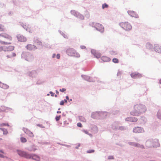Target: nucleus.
Instances as JSON below:
<instances>
[{"label": "nucleus", "mask_w": 161, "mask_h": 161, "mask_svg": "<svg viewBox=\"0 0 161 161\" xmlns=\"http://www.w3.org/2000/svg\"><path fill=\"white\" fill-rule=\"evenodd\" d=\"M144 129L141 127H136L133 130V132L135 133H141L144 132Z\"/></svg>", "instance_id": "9b49d317"}, {"label": "nucleus", "mask_w": 161, "mask_h": 161, "mask_svg": "<svg viewBox=\"0 0 161 161\" xmlns=\"http://www.w3.org/2000/svg\"><path fill=\"white\" fill-rule=\"evenodd\" d=\"M114 158L113 156H110L108 157V159H114Z\"/></svg>", "instance_id": "13d9d810"}, {"label": "nucleus", "mask_w": 161, "mask_h": 161, "mask_svg": "<svg viewBox=\"0 0 161 161\" xmlns=\"http://www.w3.org/2000/svg\"><path fill=\"white\" fill-rule=\"evenodd\" d=\"M77 126L78 127H81L82 126V125L81 123L79 122L77 124Z\"/></svg>", "instance_id": "864d4df0"}, {"label": "nucleus", "mask_w": 161, "mask_h": 161, "mask_svg": "<svg viewBox=\"0 0 161 161\" xmlns=\"http://www.w3.org/2000/svg\"><path fill=\"white\" fill-rule=\"evenodd\" d=\"M49 93L51 94V96L52 97L54 96V95L55 94V93H53V92L52 91H50L49 92Z\"/></svg>", "instance_id": "052dcab7"}, {"label": "nucleus", "mask_w": 161, "mask_h": 161, "mask_svg": "<svg viewBox=\"0 0 161 161\" xmlns=\"http://www.w3.org/2000/svg\"><path fill=\"white\" fill-rule=\"evenodd\" d=\"M18 154L20 157H24L27 159H31L36 161H40V157L35 154H30L28 152L19 149L16 150Z\"/></svg>", "instance_id": "f257e3e1"}, {"label": "nucleus", "mask_w": 161, "mask_h": 161, "mask_svg": "<svg viewBox=\"0 0 161 161\" xmlns=\"http://www.w3.org/2000/svg\"><path fill=\"white\" fill-rule=\"evenodd\" d=\"M70 13L72 14L80 19L83 20L84 19V16L76 11L71 10Z\"/></svg>", "instance_id": "0eeeda50"}, {"label": "nucleus", "mask_w": 161, "mask_h": 161, "mask_svg": "<svg viewBox=\"0 0 161 161\" xmlns=\"http://www.w3.org/2000/svg\"><path fill=\"white\" fill-rule=\"evenodd\" d=\"M7 57L8 58H12L11 55H7Z\"/></svg>", "instance_id": "774afa93"}, {"label": "nucleus", "mask_w": 161, "mask_h": 161, "mask_svg": "<svg viewBox=\"0 0 161 161\" xmlns=\"http://www.w3.org/2000/svg\"><path fill=\"white\" fill-rule=\"evenodd\" d=\"M1 107L2 108H1L2 112H5L6 110H12V108L8 107H5L3 106H1Z\"/></svg>", "instance_id": "cd10ccee"}, {"label": "nucleus", "mask_w": 161, "mask_h": 161, "mask_svg": "<svg viewBox=\"0 0 161 161\" xmlns=\"http://www.w3.org/2000/svg\"><path fill=\"white\" fill-rule=\"evenodd\" d=\"M12 57H15L16 56V54L14 53H13L11 55Z\"/></svg>", "instance_id": "69168bd1"}, {"label": "nucleus", "mask_w": 161, "mask_h": 161, "mask_svg": "<svg viewBox=\"0 0 161 161\" xmlns=\"http://www.w3.org/2000/svg\"><path fill=\"white\" fill-rule=\"evenodd\" d=\"M21 142L22 143H25L27 141L26 139L24 137H21L20 138Z\"/></svg>", "instance_id": "4c0bfd02"}, {"label": "nucleus", "mask_w": 161, "mask_h": 161, "mask_svg": "<svg viewBox=\"0 0 161 161\" xmlns=\"http://www.w3.org/2000/svg\"><path fill=\"white\" fill-rule=\"evenodd\" d=\"M147 108L146 106L142 104H136L134 106V110L130 112V114L133 116H139L145 112Z\"/></svg>", "instance_id": "f03ea898"}, {"label": "nucleus", "mask_w": 161, "mask_h": 161, "mask_svg": "<svg viewBox=\"0 0 161 161\" xmlns=\"http://www.w3.org/2000/svg\"><path fill=\"white\" fill-rule=\"evenodd\" d=\"M127 12L128 14L131 17H134L136 18L139 17L138 15L134 11L128 10Z\"/></svg>", "instance_id": "f3484780"}, {"label": "nucleus", "mask_w": 161, "mask_h": 161, "mask_svg": "<svg viewBox=\"0 0 161 161\" xmlns=\"http://www.w3.org/2000/svg\"><path fill=\"white\" fill-rule=\"evenodd\" d=\"M90 25L94 27L97 31L101 33H103L104 31V28L103 25L98 23L92 22L90 24Z\"/></svg>", "instance_id": "39448f33"}, {"label": "nucleus", "mask_w": 161, "mask_h": 161, "mask_svg": "<svg viewBox=\"0 0 161 161\" xmlns=\"http://www.w3.org/2000/svg\"><path fill=\"white\" fill-rule=\"evenodd\" d=\"M101 59L103 61L105 62L109 61L110 60V58L106 56H103L102 57Z\"/></svg>", "instance_id": "7c9ffc66"}, {"label": "nucleus", "mask_w": 161, "mask_h": 161, "mask_svg": "<svg viewBox=\"0 0 161 161\" xmlns=\"http://www.w3.org/2000/svg\"><path fill=\"white\" fill-rule=\"evenodd\" d=\"M14 47L13 46H9L8 47H6V48L5 49L4 51H12L14 50Z\"/></svg>", "instance_id": "c756f323"}, {"label": "nucleus", "mask_w": 161, "mask_h": 161, "mask_svg": "<svg viewBox=\"0 0 161 161\" xmlns=\"http://www.w3.org/2000/svg\"><path fill=\"white\" fill-rule=\"evenodd\" d=\"M81 77L85 80L90 82H95V80L91 77L89 76L82 75Z\"/></svg>", "instance_id": "ddd939ff"}, {"label": "nucleus", "mask_w": 161, "mask_h": 161, "mask_svg": "<svg viewBox=\"0 0 161 161\" xmlns=\"http://www.w3.org/2000/svg\"><path fill=\"white\" fill-rule=\"evenodd\" d=\"M91 53L94 57L97 58H100L102 55L101 53L97 51L94 49H92Z\"/></svg>", "instance_id": "1a4fd4ad"}, {"label": "nucleus", "mask_w": 161, "mask_h": 161, "mask_svg": "<svg viewBox=\"0 0 161 161\" xmlns=\"http://www.w3.org/2000/svg\"><path fill=\"white\" fill-rule=\"evenodd\" d=\"M36 70L32 71L29 74V75L32 77H35L36 75Z\"/></svg>", "instance_id": "bb28decb"}, {"label": "nucleus", "mask_w": 161, "mask_h": 161, "mask_svg": "<svg viewBox=\"0 0 161 161\" xmlns=\"http://www.w3.org/2000/svg\"><path fill=\"white\" fill-rule=\"evenodd\" d=\"M17 38L18 41L20 42H24L27 41V38L20 34H18L17 36Z\"/></svg>", "instance_id": "2eb2a0df"}, {"label": "nucleus", "mask_w": 161, "mask_h": 161, "mask_svg": "<svg viewBox=\"0 0 161 161\" xmlns=\"http://www.w3.org/2000/svg\"><path fill=\"white\" fill-rule=\"evenodd\" d=\"M5 29L4 28V26L0 24V31H5Z\"/></svg>", "instance_id": "ea45409f"}, {"label": "nucleus", "mask_w": 161, "mask_h": 161, "mask_svg": "<svg viewBox=\"0 0 161 161\" xmlns=\"http://www.w3.org/2000/svg\"><path fill=\"white\" fill-rule=\"evenodd\" d=\"M120 125V123L118 121H115L111 125V128L113 130H118L119 126Z\"/></svg>", "instance_id": "9d476101"}, {"label": "nucleus", "mask_w": 161, "mask_h": 161, "mask_svg": "<svg viewBox=\"0 0 161 161\" xmlns=\"http://www.w3.org/2000/svg\"><path fill=\"white\" fill-rule=\"evenodd\" d=\"M27 31L29 32H30L31 30L30 28H28L26 25H25L23 27Z\"/></svg>", "instance_id": "58836bf2"}, {"label": "nucleus", "mask_w": 161, "mask_h": 161, "mask_svg": "<svg viewBox=\"0 0 161 161\" xmlns=\"http://www.w3.org/2000/svg\"><path fill=\"white\" fill-rule=\"evenodd\" d=\"M100 111H96L92 113L91 117L95 119H100Z\"/></svg>", "instance_id": "4468645a"}, {"label": "nucleus", "mask_w": 161, "mask_h": 161, "mask_svg": "<svg viewBox=\"0 0 161 161\" xmlns=\"http://www.w3.org/2000/svg\"><path fill=\"white\" fill-rule=\"evenodd\" d=\"M66 53L69 56L78 58L80 56V54L76 50L72 48L69 47L65 50Z\"/></svg>", "instance_id": "20e7f679"}, {"label": "nucleus", "mask_w": 161, "mask_h": 161, "mask_svg": "<svg viewBox=\"0 0 161 161\" xmlns=\"http://www.w3.org/2000/svg\"><path fill=\"white\" fill-rule=\"evenodd\" d=\"M139 147L140 148H142V149L144 148V147L143 145H140V144H139V145L138 146V147Z\"/></svg>", "instance_id": "5fc2aeb1"}, {"label": "nucleus", "mask_w": 161, "mask_h": 161, "mask_svg": "<svg viewBox=\"0 0 161 161\" xmlns=\"http://www.w3.org/2000/svg\"><path fill=\"white\" fill-rule=\"evenodd\" d=\"M109 113L105 111H100V119H103L107 117Z\"/></svg>", "instance_id": "a211bd4d"}, {"label": "nucleus", "mask_w": 161, "mask_h": 161, "mask_svg": "<svg viewBox=\"0 0 161 161\" xmlns=\"http://www.w3.org/2000/svg\"><path fill=\"white\" fill-rule=\"evenodd\" d=\"M35 147V145H32L30 147L26 148V149L30 152H35L37 150V149Z\"/></svg>", "instance_id": "393cba45"}, {"label": "nucleus", "mask_w": 161, "mask_h": 161, "mask_svg": "<svg viewBox=\"0 0 161 161\" xmlns=\"http://www.w3.org/2000/svg\"><path fill=\"white\" fill-rule=\"evenodd\" d=\"M119 25L122 28L126 31H129L132 29L131 25L128 22L119 23Z\"/></svg>", "instance_id": "423d86ee"}, {"label": "nucleus", "mask_w": 161, "mask_h": 161, "mask_svg": "<svg viewBox=\"0 0 161 161\" xmlns=\"http://www.w3.org/2000/svg\"><path fill=\"white\" fill-rule=\"evenodd\" d=\"M61 118V115H59V116H56L55 117V119L56 121H58L60 120V119Z\"/></svg>", "instance_id": "09e8293b"}, {"label": "nucleus", "mask_w": 161, "mask_h": 161, "mask_svg": "<svg viewBox=\"0 0 161 161\" xmlns=\"http://www.w3.org/2000/svg\"><path fill=\"white\" fill-rule=\"evenodd\" d=\"M79 119L80 120H82V121H85L84 120H85V119L83 117H82V116H81L80 117Z\"/></svg>", "instance_id": "bf43d9fd"}, {"label": "nucleus", "mask_w": 161, "mask_h": 161, "mask_svg": "<svg viewBox=\"0 0 161 161\" xmlns=\"http://www.w3.org/2000/svg\"><path fill=\"white\" fill-rule=\"evenodd\" d=\"M80 47L82 49H84L86 48V47L85 46H81Z\"/></svg>", "instance_id": "338daca9"}, {"label": "nucleus", "mask_w": 161, "mask_h": 161, "mask_svg": "<svg viewBox=\"0 0 161 161\" xmlns=\"http://www.w3.org/2000/svg\"><path fill=\"white\" fill-rule=\"evenodd\" d=\"M66 90V89L65 88H62V89H59V91L62 92H64Z\"/></svg>", "instance_id": "603ef678"}, {"label": "nucleus", "mask_w": 161, "mask_h": 161, "mask_svg": "<svg viewBox=\"0 0 161 161\" xmlns=\"http://www.w3.org/2000/svg\"><path fill=\"white\" fill-rule=\"evenodd\" d=\"M95 150L93 149H90L88 150L86 152L87 153H92L94 152Z\"/></svg>", "instance_id": "a18cd8bd"}, {"label": "nucleus", "mask_w": 161, "mask_h": 161, "mask_svg": "<svg viewBox=\"0 0 161 161\" xmlns=\"http://www.w3.org/2000/svg\"><path fill=\"white\" fill-rule=\"evenodd\" d=\"M153 49L156 52L161 53V47L158 44H155L154 45Z\"/></svg>", "instance_id": "aec40b11"}, {"label": "nucleus", "mask_w": 161, "mask_h": 161, "mask_svg": "<svg viewBox=\"0 0 161 161\" xmlns=\"http://www.w3.org/2000/svg\"><path fill=\"white\" fill-rule=\"evenodd\" d=\"M23 130L25 133L28 134L29 136L31 137H33L34 136V135L33 133L31 132L30 130H28L26 128H23Z\"/></svg>", "instance_id": "5701e85b"}, {"label": "nucleus", "mask_w": 161, "mask_h": 161, "mask_svg": "<svg viewBox=\"0 0 161 161\" xmlns=\"http://www.w3.org/2000/svg\"><path fill=\"white\" fill-rule=\"evenodd\" d=\"M60 54L59 53H58L56 55V58L57 59H59L60 58Z\"/></svg>", "instance_id": "680f3d73"}, {"label": "nucleus", "mask_w": 161, "mask_h": 161, "mask_svg": "<svg viewBox=\"0 0 161 161\" xmlns=\"http://www.w3.org/2000/svg\"><path fill=\"white\" fill-rule=\"evenodd\" d=\"M82 131L83 132L86 134H88L89 136L92 135L91 134L89 133L88 131L86 130H82Z\"/></svg>", "instance_id": "de8ad7c7"}, {"label": "nucleus", "mask_w": 161, "mask_h": 161, "mask_svg": "<svg viewBox=\"0 0 161 161\" xmlns=\"http://www.w3.org/2000/svg\"><path fill=\"white\" fill-rule=\"evenodd\" d=\"M153 139H152L147 140L146 142V146L148 147H153Z\"/></svg>", "instance_id": "dca6fc26"}, {"label": "nucleus", "mask_w": 161, "mask_h": 161, "mask_svg": "<svg viewBox=\"0 0 161 161\" xmlns=\"http://www.w3.org/2000/svg\"><path fill=\"white\" fill-rule=\"evenodd\" d=\"M61 145L63 146L66 147H70V145H67V144H61Z\"/></svg>", "instance_id": "4d7b16f0"}, {"label": "nucleus", "mask_w": 161, "mask_h": 161, "mask_svg": "<svg viewBox=\"0 0 161 161\" xmlns=\"http://www.w3.org/2000/svg\"><path fill=\"white\" fill-rule=\"evenodd\" d=\"M118 112L116 110V111H113L112 112H111V113L113 114H118Z\"/></svg>", "instance_id": "6e6d98bb"}, {"label": "nucleus", "mask_w": 161, "mask_h": 161, "mask_svg": "<svg viewBox=\"0 0 161 161\" xmlns=\"http://www.w3.org/2000/svg\"><path fill=\"white\" fill-rule=\"evenodd\" d=\"M34 42L37 45L41 46V47H38V49L40 50L43 47L42 43L40 39L37 37H34L33 39Z\"/></svg>", "instance_id": "6e6552de"}, {"label": "nucleus", "mask_w": 161, "mask_h": 161, "mask_svg": "<svg viewBox=\"0 0 161 161\" xmlns=\"http://www.w3.org/2000/svg\"><path fill=\"white\" fill-rule=\"evenodd\" d=\"M125 120L126 121H130L132 122H136L137 120V118L134 117H129L126 118L125 119Z\"/></svg>", "instance_id": "4be33fe9"}, {"label": "nucleus", "mask_w": 161, "mask_h": 161, "mask_svg": "<svg viewBox=\"0 0 161 161\" xmlns=\"http://www.w3.org/2000/svg\"><path fill=\"white\" fill-rule=\"evenodd\" d=\"M0 87L5 89H8L9 86L6 84L3 83L1 82L0 83Z\"/></svg>", "instance_id": "a878e982"}, {"label": "nucleus", "mask_w": 161, "mask_h": 161, "mask_svg": "<svg viewBox=\"0 0 161 161\" xmlns=\"http://www.w3.org/2000/svg\"><path fill=\"white\" fill-rule=\"evenodd\" d=\"M102 8L104 9L105 8H107L108 7V5L106 3H104L102 5Z\"/></svg>", "instance_id": "79ce46f5"}, {"label": "nucleus", "mask_w": 161, "mask_h": 161, "mask_svg": "<svg viewBox=\"0 0 161 161\" xmlns=\"http://www.w3.org/2000/svg\"><path fill=\"white\" fill-rule=\"evenodd\" d=\"M42 83V82H40L39 80L37 81L36 83L37 85H40Z\"/></svg>", "instance_id": "0e129e2a"}, {"label": "nucleus", "mask_w": 161, "mask_h": 161, "mask_svg": "<svg viewBox=\"0 0 161 161\" xmlns=\"http://www.w3.org/2000/svg\"><path fill=\"white\" fill-rule=\"evenodd\" d=\"M128 144L130 146L136 147H138V146L139 145V144L135 142H128Z\"/></svg>", "instance_id": "2f4dec72"}, {"label": "nucleus", "mask_w": 161, "mask_h": 161, "mask_svg": "<svg viewBox=\"0 0 161 161\" xmlns=\"http://www.w3.org/2000/svg\"><path fill=\"white\" fill-rule=\"evenodd\" d=\"M58 31L59 33L62 36H63L64 38H66V39H68V36L66 35L62 31H61L60 30H59Z\"/></svg>", "instance_id": "72a5a7b5"}, {"label": "nucleus", "mask_w": 161, "mask_h": 161, "mask_svg": "<svg viewBox=\"0 0 161 161\" xmlns=\"http://www.w3.org/2000/svg\"><path fill=\"white\" fill-rule=\"evenodd\" d=\"M9 126V125L8 123H3L1 124V126Z\"/></svg>", "instance_id": "49530a36"}, {"label": "nucleus", "mask_w": 161, "mask_h": 161, "mask_svg": "<svg viewBox=\"0 0 161 161\" xmlns=\"http://www.w3.org/2000/svg\"><path fill=\"white\" fill-rule=\"evenodd\" d=\"M10 2L12 3L14 5L18 6L19 4V1L17 0H10Z\"/></svg>", "instance_id": "473e14b6"}, {"label": "nucleus", "mask_w": 161, "mask_h": 161, "mask_svg": "<svg viewBox=\"0 0 161 161\" xmlns=\"http://www.w3.org/2000/svg\"><path fill=\"white\" fill-rule=\"evenodd\" d=\"M36 125L37 126L40 127L42 128H45V127L44 126H43L42 125L40 124H36Z\"/></svg>", "instance_id": "3c124183"}, {"label": "nucleus", "mask_w": 161, "mask_h": 161, "mask_svg": "<svg viewBox=\"0 0 161 161\" xmlns=\"http://www.w3.org/2000/svg\"><path fill=\"white\" fill-rule=\"evenodd\" d=\"M110 53L112 55H115L117 54L116 51H111L110 52Z\"/></svg>", "instance_id": "c03bdc74"}, {"label": "nucleus", "mask_w": 161, "mask_h": 161, "mask_svg": "<svg viewBox=\"0 0 161 161\" xmlns=\"http://www.w3.org/2000/svg\"><path fill=\"white\" fill-rule=\"evenodd\" d=\"M29 51H35L38 49V47L34 45L28 44L25 47Z\"/></svg>", "instance_id": "f8f14e48"}, {"label": "nucleus", "mask_w": 161, "mask_h": 161, "mask_svg": "<svg viewBox=\"0 0 161 161\" xmlns=\"http://www.w3.org/2000/svg\"><path fill=\"white\" fill-rule=\"evenodd\" d=\"M157 117L158 119H161V110L158 111L157 113Z\"/></svg>", "instance_id": "e433bc0d"}, {"label": "nucleus", "mask_w": 161, "mask_h": 161, "mask_svg": "<svg viewBox=\"0 0 161 161\" xmlns=\"http://www.w3.org/2000/svg\"><path fill=\"white\" fill-rule=\"evenodd\" d=\"M0 36L6 38L8 39L9 40H12V37L5 33H3L0 34Z\"/></svg>", "instance_id": "b1692460"}, {"label": "nucleus", "mask_w": 161, "mask_h": 161, "mask_svg": "<svg viewBox=\"0 0 161 161\" xmlns=\"http://www.w3.org/2000/svg\"><path fill=\"white\" fill-rule=\"evenodd\" d=\"M112 61L113 62L115 63H118L119 62V59L115 58H113L112 59Z\"/></svg>", "instance_id": "a19ab883"}, {"label": "nucleus", "mask_w": 161, "mask_h": 161, "mask_svg": "<svg viewBox=\"0 0 161 161\" xmlns=\"http://www.w3.org/2000/svg\"><path fill=\"white\" fill-rule=\"evenodd\" d=\"M131 77L133 78H140L142 76L139 73L134 72L130 74Z\"/></svg>", "instance_id": "6ab92c4d"}, {"label": "nucleus", "mask_w": 161, "mask_h": 161, "mask_svg": "<svg viewBox=\"0 0 161 161\" xmlns=\"http://www.w3.org/2000/svg\"><path fill=\"white\" fill-rule=\"evenodd\" d=\"M153 148H157L160 146V144L158 139H153Z\"/></svg>", "instance_id": "412c9836"}, {"label": "nucleus", "mask_w": 161, "mask_h": 161, "mask_svg": "<svg viewBox=\"0 0 161 161\" xmlns=\"http://www.w3.org/2000/svg\"><path fill=\"white\" fill-rule=\"evenodd\" d=\"M0 130L3 131L4 135H7L8 133L7 130L4 128H0Z\"/></svg>", "instance_id": "f704fd0d"}, {"label": "nucleus", "mask_w": 161, "mask_h": 161, "mask_svg": "<svg viewBox=\"0 0 161 161\" xmlns=\"http://www.w3.org/2000/svg\"><path fill=\"white\" fill-rule=\"evenodd\" d=\"M6 7V4L4 3L0 2V7L1 8H5Z\"/></svg>", "instance_id": "37998d69"}, {"label": "nucleus", "mask_w": 161, "mask_h": 161, "mask_svg": "<svg viewBox=\"0 0 161 161\" xmlns=\"http://www.w3.org/2000/svg\"><path fill=\"white\" fill-rule=\"evenodd\" d=\"M21 58L29 62H31L34 59V55L31 53L27 52H23L21 55Z\"/></svg>", "instance_id": "7ed1b4c3"}, {"label": "nucleus", "mask_w": 161, "mask_h": 161, "mask_svg": "<svg viewBox=\"0 0 161 161\" xmlns=\"http://www.w3.org/2000/svg\"><path fill=\"white\" fill-rule=\"evenodd\" d=\"M141 120H142L144 122H146V119L145 117L144 116L142 117Z\"/></svg>", "instance_id": "8fccbe9b"}, {"label": "nucleus", "mask_w": 161, "mask_h": 161, "mask_svg": "<svg viewBox=\"0 0 161 161\" xmlns=\"http://www.w3.org/2000/svg\"><path fill=\"white\" fill-rule=\"evenodd\" d=\"M146 47L147 49L151 50H152L153 49L152 45L149 42H147L146 43Z\"/></svg>", "instance_id": "c85d7f7f"}, {"label": "nucleus", "mask_w": 161, "mask_h": 161, "mask_svg": "<svg viewBox=\"0 0 161 161\" xmlns=\"http://www.w3.org/2000/svg\"><path fill=\"white\" fill-rule=\"evenodd\" d=\"M126 129V127L124 126H120L119 125L118 128V130H120L121 131L124 130Z\"/></svg>", "instance_id": "c9c22d12"}, {"label": "nucleus", "mask_w": 161, "mask_h": 161, "mask_svg": "<svg viewBox=\"0 0 161 161\" xmlns=\"http://www.w3.org/2000/svg\"><path fill=\"white\" fill-rule=\"evenodd\" d=\"M64 102L63 100L61 101H60L59 103V104L61 105H63L64 104Z\"/></svg>", "instance_id": "e2e57ef3"}]
</instances>
